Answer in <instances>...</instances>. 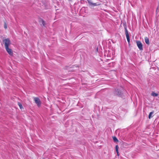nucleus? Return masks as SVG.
I'll return each mask as SVG.
<instances>
[{
  "instance_id": "0eeeda50",
  "label": "nucleus",
  "mask_w": 159,
  "mask_h": 159,
  "mask_svg": "<svg viewBox=\"0 0 159 159\" xmlns=\"http://www.w3.org/2000/svg\"><path fill=\"white\" fill-rule=\"evenodd\" d=\"M145 41L146 43L147 44H149V41L148 38L147 37H145L144 38Z\"/></svg>"
},
{
  "instance_id": "ddd939ff",
  "label": "nucleus",
  "mask_w": 159,
  "mask_h": 159,
  "mask_svg": "<svg viewBox=\"0 0 159 159\" xmlns=\"http://www.w3.org/2000/svg\"><path fill=\"white\" fill-rule=\"evenodd\" d=\"M88 2L89 3L90 5H91V4H92V2H91V0H87Z\"/></svg>"
},
{
  "instance_id": "39448f33",
  "label": "nucleus",
  "mask_w": 159,
  "mask_h": 159,
  "mask_svg": "<svg viewBox=\"0 0 159 159\" xmlns=\"http://www.w3.org/2000/svg\"><path fill=\"white\" fill-rule=\"evenodd\" d=\"M5 49L10 55L12 56L13 55V52L11 49L9 48V47L6 48Z\"/></svg>"
},
{
  "instance_id": "6e6552de",
  "label": "nucleus",
  "mask_w": 159,
  "mask_h": 159,
  "mask_svg": "<svg viewBox=\"0 0 159 159\" xmlns=\"http://www.w3.org/2000/svg\"><path fill=\"white\" fill-rule=\"evenodd\" d=\"M154 114V111H152V112H150L149 115L148 116V118L149 119H150L152 117H153V116H152V115Z\"/></svg>"
},
{
  "instance_id": "f8f14e48",
  "label": "nucleus",
  "mask_w": 159,
  "mask_h": 159,
  "mask_svg": "<svg viewBox=\"0 0 159 159\" xmlns=\"http://www.w3.org/2000/svg\"><path fill=\"white\" fill-rule=\"evenodd\" d=\"M113 139L115 142H118V140L116 137H113Z\"/></svg>"
},
{
  "instance_id": "f257e3e1",
  "label": "nucleus",
  "mask_w": 159,
  "mask_h": 159,
  "mask_svg": "<svg viewBox=\"0 0 159 159\" xmlns=\"http://www.w3.org/2000/svg\"><path fill=\"white\" fill-rule=\"evenodd\" d=\"M3 42L4 43L5 48L9 47V46L11 43L9 39H5L3 40Z\"/></svg>"
},
{
  "instance_id": "f03ea898",
  "label": "nucleus",
  "mask_w": 159,
  "mask_h": 159,
  "mask_svg": "<svg viewBox=\"0 0 159 159\" xmlns=\"http://www.w3.org/2000/svg\"><path fill=\"white\" fill-rule=\"evenodd\" d=\"M34 101L38 107H39L41 104L40 100L39 98H35L34 99Z\"/></svg>"
},
{
  "instance_id": "dca6fc26",
  "label": "nucleus",
  "mask_w": 159,
  "mask_h": 159,
  "mask_svg": "<svg viewBox=\"0 0 159 159\" xmlns=\"http://www.w3.org/2000/svg\"><path fill=\"white\" fill-rule=\"evenodd\" d=\"M4 27L5 29L7 28V26L6 23H5L4 25Z\"/></svg>"
},
{
  "instance_id": "4468645a",
  "label": "nucleus",
  "mask_w": 159,
  "mask_h": 159,
  "mask_svg": "<svg viewBox=\"0 0 159 159\" xmlns=\"http://www.w3.org/2000/svg\"><path fill=\"white\" fill-rule=\"evenodd\" d=\"M42 23L43 25L44 26L45 25V22L43 20H42Z\"/></svg>"
},
{
  "instance_id": "7ed1b4c3",
  "label": "nucleus",
  "mask_w": 159,
  "mask_h": 159,
  "mask_svg": "<svg viewBox=\"0 0 159 159\" xmlns=\"http://www.w3.org/2000/svg\"><path fill=\"white\" fill-rule=\"evenodd\" d=\"M125 34L126 35V37L127 41L129 43V41H130L129 36V34L128 33V30H127L126 28H125Z\"/></svg>"
},
{
  "instance_id": "1a4fd4ad",
  "label": "nucleus",
  "mask_w": 159,
  "mask_h": 159,
  "mask_svg": "<svg viewBox=\"0 0 159 159\" xmlns=\"http://www.w3.org/2000/svg\"><path fill=\"white\" fill-rule=\"evenodd\" d=\"M118 145H116V150L118 156H119V152L118 151Z\"/></svg>"
},
{
  "instance_id": "9d476101",
  "label": "nucleus",
  "mask_w": 159,
  "mask_h": 159,
  "mask_svg": "<svg viewBox=\"0 0 159 159\" xmlns=\"http://www.w3.org/2000/svg\"><path fill=\"white\" fill-rule=\"evenodd\" d=\"M151 95L153 97H157L158 95L157 93H156L154 92H152V93L151 94Z\"/></svg>"
},
{
  "instance_id": "423d86ee",
  "label": "nucleus",
  "mask_w": 159,
  "mask_h": 159,
  "mask_svg": "<svg viewBox=\"0 0 159 159\" xmlns=\"http://www.w3.org/2000/svg\"><path fill=\"white\" fill-rule=\"evenodd\" d=\"M114 93L116 95L120 96L121 94V92L120 90L117 89L115 91Z\"/></svg>"
},
{
  "instance_id": "9b49d317",
  "label": "nucleus",
  "mask_w": 159,
  "mask_h": 159,
  "mask_svg": "<svg viewBox=\"0 0 159 159\" xmlns=\"http://www.w3.org/2000/svg\"><path fill=\"white\" fill-rule=\"evenodd\" d=\"M18 104L19 105L20 109H22L23 108L22 105L20 102H18Z\"/></svg>"
},
{
  "instance_id": "2eb2a0df",
  "label": "nucleus",
  "mask_w": 159,
  "mask_h": 159,
  "mask_svg": "<svg viewBox=\"0 0 159 159\" xmlns=\"http://www.w3.org/2000/svg\"><path fill=\"white\" fill-rule=\"evenodd\" d=\"M91 5H93V6H97V4L96 3H92V4H91Z\"/></svg>"
},
{
  "instance_id": "20e7f679",
  "label": "nucleus",
  "mask_w": 159,
  "mask_h": 159,
  "mask_svg": "<svg viewBox=\"0 0 159 159\" xmlns=\"http://www.w3.org/2000/svg\"><path fill=\"white\" fill-rule=\"evenodd\" d=\"M137 45L140 50H143V45L139 41H137L136 42Z\"/></svg>"
}]
</instances>
